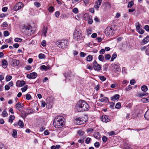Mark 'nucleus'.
Instances as JSON below:
<instances>
[{
  "instance_id": "nucleus-13",
  "label": "nucleus",
  "mask_w": 149,
  "mask_h": 149,
  "mask_svg": "<svg viewBox=\"0 0 149 149\" xmlns=\"http://www.w3.org/2000/svg\"><path fill=\"white\" fill-rule=\"evenodd\" d=\"M22 105L21 104L20 102H18L15 105L16 108L17 109L20 111L21 109H23V104H22Z\"/></svg>"
},
{
  "instance_id": "nucleus-28",
  "label": "nucleus",
  "mask_w": 149,
  "mask_h": 149,
  "mask_svg": "<svg viewBox=\"0 0 149 149\" xmlns=\"http://www.w3.org/2000/svg\"><path fill=\"white\" fill-rule=\"evenodd\" d=\"M104 5L105 6V7H106V8L109 9L111 7V6L109 3L108 2H106L104 3Z\"/></svg>"
},
{
  "instance_id": "nucleus-38",
  "label": "nucleus",
  "mask_w": 149,
  "mask_h": 149,
  "mask_svg": "<svg viewBox=\"0 0 149 149\" xmlns=\"http://www.w3.org/2000/svg\"><path fill=\"white\" fill-rule=\"evenodd\" d=\"M2 115L3 117H6L8 116V114L6 111L4 110L3 111L2 113Z\"/></svg>"
},
{
  "instance_id": "nucleus-47",
  "label": "nucleus",
  "mask_w": 149,
  "mask_h": 149,
  "mask_svg": "<svg viewBox=\"0 0 149 149\" xmlns=\"http://www.w3.org/2000/svg\"><path fill=\"white\" fill-rule=\"evenodd\" d=\"M100 79L102 81H104L106 80V78L103 76H101L100 77Z\"/></svg>"
},
{
  "instance_id": "nucleus-16",
  "label": "nucleus",
  "mask_w": 149,
  "mask_h": 149,
  "mask_svg": "<svg viewBox=\"0 0 149 149\" xmlns=\"http://www.w3.org/2000/svg\"><path fill=\"white\" fill-rule=\"evenodd\" d=\"M149 41V36H147L143 39L141 42V45H143Z\"/></svg>"
},
{
  "instance_id": "nucleus-44",
  "label": "nucleus",
  "mask_w": 149,
  "mask_h": 149,
  "mask_svg": "<svg viewBox=\"0 0 149 149\" xmlns=\"http://www.w3.org/2000/svg\"><path fill=\"white\" fill-rule=\"evenodd\" d=\"M39 58L42 59L45 58V55L42 54H40L38 56Z\"/></svg>"
},
{
  "instance_id": "nucleus-61",
  "label": "nucleus",
  "mask_w": 149,
  "mask_h": 149,
  "mask_svg": "<svg viewBox=\"0 0 149 149\" xmlns=\"http://www.w3.org/2000/svg\"><path fill=\"white\" fill-rule=\"evenodd\" d=\"M105 52V50L104 49H102L100 51V54H103Z\"/></svg>"
},
{
  "instance_id": "nucleus-55",
  "label": "nucleus",
  "mask_w": 149,
  "mask_h": 149,
  "mask_svg": "<svg viewBox=\"0 0 149 149\" xmlns=\"http://www.w3.org/2000/svg\"><path fill=\"white\" fill-rule=\"evenodd\" d=\"M60 13L58 11L56 12L55 13V15L56 17L57 18L58 17H59V16L60 15Z\"/></svg>"
},
{
  "instance_id": "nucleus-63",
  "label": "nucleus",
  "mask_w": 149,
  "mask_h": 149,
  "mask_svg": "<svg viewBox=\"0 0 149 149\" xmlns=\"http://www.w3.org/2000/svg\"><path fill=\"white\" fill-rule=\"evenodd\" d=\"M126 69L125 67H123L122 68V73L123 74H125L126 73Z\"/></svg>"
},
{
  "instance_id": "nucleus-39",
  "label": "nucleus",
  "mask_w": 149,
  "mask_h": 149,
  "mask_svg": "<svg viewBox=\"0 0 149 149\" xmlns=\"http://www.w3.org/2000/svg\"><path fill=\"white\" fill-rule=\"evenodd\" d=\"M111 58V56L109 54H107L105 55V58L106 60H109Z\"/></svg>"
},
{
  "instance_id": "nucleus-8",
  "label": "nucleus",
  "mask_w": 149,
  "mask_h": 149,
  "mask_svg": "<svg viewBox=\"0 0 149 149\" xmlns=\"http://www.w3.org/2000/svg\"><path fill=\"white\" fill-rule=\"evenodd\" d=\"M23 7V4L21 2H19L17 3L15 6L14 10L17 11Z\"/></svg>"
},
{
  "instance_id": "nucleus-23",
  "label": "nucleus",
  "mask_w": 149,
  "mask_h": 149,
  "mask_svg": "<svg viewBox=\"0 0 149 149\" xmlns=\"http://www.w3.org/2000/svg\"><path fill=\"white\" fill-rule=\"evenodd\" d=\"M41 68L42 70H45L49 69L50 68L49 66H45L44 65H43L41 66Z\"/></svg>"
},
{
  "instance_id": "nucleus-32",
  "label": "nucleus",
  "mask_w": 149,
  "mask_h": 149,
  "mask_svg": "<svg viewBox=\"0 0 149 149\" xmlns=\"http://www.w3.org/2000/svg\"><path fill=\"white\" fill-rule=\"evenodd\" d=\"M89 15L88 14H85L84 16V18L85 20H87L89 18Z\"/></svg>"
},
{
  "instance_id": "nucleus-46",
  "label": "nucleus",
  "mask_w": 149,
  "mask_h": 149,
  "mask_svg": "<svg viewBox=\"0 0 149 149\" xmlns=\"http://www.w3.org/2000/svg\"><path fill=\"white\" fill-rule=\"evenodd\" d=\"M31 97L29 94H27L26 95V99L27 100H29L31 99Z\"/></svg>"
},
{
  "instance_id": "nucleus-59",
  "label": "nucleus",
  "mask_w": 149,
  "mask_h": 149,
  "mask_svg": "<svg viewBox=\"0 0 149 149\" xmlns=\"http://www.w3.org/2000/svg\"><path fill=\"white\" fill-rule=\"evenodd\" d=\"M102 140L103 141L105 142L107 140V138L106 136H104L102 138Z\"/></svg>"
},
{
  "instance_id": "nucleus-49",
  "label": "nucleus",
  "mask_w": 149,
  "mask_h": 149,
  "mask_svg": "<svg viewBox=\"0 0 149 149\" xmlns=\"http://www.w3.org/2000/svg\"><path fill=\"white\" fill-rule=\"evenodd\" d=\"M137 31L139 33L141 34H143L144 32V30L142 29H139V30H138Z\"/></svg>"
},
{
  "instance_id": "nucleus-5",
  "label": "nucleus",
  "mask_w": 149,
  "mask_h": 149,
  "mask_svg": "<svg viewBox=\"0 0 149 149\" xmlns=\"http://www.w3.org/2000/svg\"><path fill=\"white\" fill-rule=\"evenodd\" d=\"M114 32V30L111 26H108L105 30V33L107 36L113 35Z\"/></svg>"
},
{
  "instance_id": "nucleus-50",
  "label": "nucleus",
  "mask_w": 149,
  "mask_h": 149,
  "mask_svg": "<svg viewBox=\"0 0 149 149\" xmlns=\"http://www.w3.org/2000/svg\"><path fill=\"white\" fill-rule=\"evenodd\" d=\"M91 140V139L90 138H87L86 139V140L85 143H86L88 144Z\"/></svg>"
},
{
  "instance_id": "nucleus-58",
  "label": "nucleus",
  "mask_w": 149,
  "mask_h": 149,
  "mask_svg": "<svg viewBox=\"0 0 149 149\" xmlns=\"http://www.w3.org/2000/svg\"><path fill=\"white\" fill-rule=\"evenodd\" d=\"M8 47V46L7 45H3L1 47V49H3L4 48H6Z\"/></svg>"
},
{
  "instance_id": "nucleus-24",
  "label": "nucleus",
  "mask_w": 149,
  "mask_h": 149,
  "mask_svg": "<svg viewBox=\"0 0 149 149\" xmlns=\"http://www.w3.org/2000/svg\"><path fill=\"white\" fill-rule=\"evenodd\" d=\"M15 118V116L14 115H10L8 120L9 122L10 123H12L13 122V120Z\"/></svg>"
},
{
  "instance_id": "nucleus-11",
  "label": "nucleus",
  "mask_w": 149,
  "mask_h": 149,
  "mask_svg": "<svg viewBox=\"0 0 149 149\" xmlns=\"http://www.w3.org/2000/svg\"><path fill=\"white\" fill-rule=\"evenodd\" d=\"M101 120L103 122L107 123L110 120V118L107 115H104L102 116L101 118Z\"/></svg>"
},
{
  "instance_id": "nucleus-51",
  "label": "nucleus",
  "mask_w": 149,
  "mask_h": 149,
  "mask_svg": "<svg viewBox=\"0 0 149 149\" xmlns=\"http://www.w3.org/2000/svg\"><path fill=\"white\" fill-rule=\"evenodd\" d=\"M88 24H91L93 23V19L92 18H90V17L88 19Z\"/></svg>"
},
{
  "instance_id": "nucleus-4",
  "label": "nucleus",
  "mask_w": 149,
  "mask_h": 149,
  "mask_svg": "<svg viewBox=\"0 0 149 149\" xmlns=\"http://www.w3.org/2000/svg\"><path fill=\"white\" fill-rule=\"evenodd\" d=\"M87 116L84 115L82 117L76 118L75 120V123L78 125H81L84 123L86 121Z\"/></svg>"
},
{
  "instance_id": "nucleus-45",
  "label": "nucleus",
  "mask_w": 149,
  "mask_h": 149,
  "mask_svg": "<svg viewBox=\"0 0 149 149\" xmlns=\"http://www.w3.org/2000/svg\"><path fill=\"white\" fill-rule=\"evenodd\" d=\"M4 35L5 36H7L9 35L8 31H5L3 32Z\"/></svg>"
},
{
  "instance_id": "nucleus-17",
  "label": "nucleus",
  "mask_w": 149,
  "mask_h": 149,
  "mask_svg": "<svg viewBox=\"0 0 149 149\" xmlns=\"http://www.w3.org/2000/svg\"><path fill=\"white\" fill-rule=\"evenodd\" d=\"M102 0H98L95 3V5L94 6V8L96 9L99 8L102 3Z\"/></svg>"
},
{
  "instance_id": "nucleus-15",
  "label": "nucleus",
  "mask_w": 149,
  "mask_h": 149,
  "mask_svg": "<svg viewBox=\"0 0 149 149\" xmlns=\"http://www.w3.org/2000/svg\"><path fill=\"white\" fill-rule=\"evenodd\" d=\"M8 64V62L5 59H3L2 60L1 65L3 68H6Z\"/></svg>"
},
{
  "instance_id": "nucleus-54",
  "label": "nucleus",
  "mask_w": 149,
  "mask_h": 149,
  "mask_svg": "<svg viewBox=\"0 0 149 149\" xmlns=\"http://www.w3.org/2000/svg\"><path fill=\"white\" fill-rule=\"evenodd\" d=\"M34 4L37 7H38L40 6V3L37 2H36L34 3Z\"/></svg>"
},
{
  "instance_id": "nucleus-2",
  "label": "nucleus",
  "mask_w": 149,
  "mask_h": 149,
  "mask_svg": "<svg viewBox=\"0 0 149 149\" xmlns=\"http://www.w3.org/2000/svg\"><path fill=\"white\" fill-rule=\"evenodd\" d=\"M64 119L63 117L58 116L54 118L53 123L54 127L57 128H61L64 123Z\"/></svg>"
},
{
  "instance_id": "nucleus-12",
  "label": "nucleus",
  "mask_w": 149,
  "mask_h": 149,
  "mask_svg": "<svg viewBox=\"0 0 149 149\" xmlns=\"http://www.w3.org/2000/svg\"><path fill=\"white\" fill-rule=\"evenodd\" d=\"M25 81L23 80L18 81L16 82V85L17 87H22L25 84Z\"/></svg>"
},
{
  "instance_id": "nucleus-1",
  "label": "nucleus",
  "mask_w": 149,
  "mask_h": 149,
  "mask_svg": "<svg viewBox=\"0 0 149 149\" xmlns=\"http://www.w3.org/2000/svg\"><path fill=\"white\" fill-rule=\"evenodd\" d=\"M88 104L82 100H79L75 105V109L77 112L88 111L89 109Z\"/></svg>"
},
{
  "instance_id": "nucleus-36",
  "label": "nucleus",
  "mask_w": 149,
  "mask_h": 149,
  "mask_svg": "<svg viewBox=\"0 0 149 149\" xmlns=\"http://www.w3.org/2000/svg\"><path fill=\"white\" fill-rule=\"evenodd\" d=\"M98 59L100 61H102L104 60V58L103 55H100L98 56Z\"/></svg>"
},
{
  "instance_id": "nucleus-18",
  "label": "nucleus",
  "mask_w": 149,
  "mask_h": 149,
  "mask_svg": "<svg viewBox=\"0 0 149 149\" xmlns=\"http://www.w3.org/2000/svg\"><path fill=\"white\" fill-rule=\"evenodd\" d=\"M120 97V95L118 94H116L113 96L111 97V100L115 101V100L118 99Z\"/></svg>"
},
{
  "instance_id": "nucleus-64",
  "label": "nucleus",
  "mask_w": 149,
  "mask_h": 149,
  "mask_svg": "<svg viewBox=\"0 0 149 149\" xmlns=\"http://www.w3.org/2000/svg\"><path fill=\"white\" fill-rule=\"evenodd\" d=\"M144 29L147 31H149V26L148 25H146L144 27Z\"/></svg>"
},
{
  "instance_id": "nucleus-10",
  "label": "nucleus",
  "mask_w": 149,
  "mask_h": 149,
  "mask_svg": "<svg viewBox=\"0 0 149 149\" xmlns=\"http://www.w3.org/2000/svg\"><path fill=\"white\" fill-rule=\"evenodd\" d=\"M11 62L12 63V65L14 66H17L19 64V61L17 59L11 58Z\"/></svg>"
},
{
  "instance_id": "nucleus-62",
  "label": "nucleus",
  "mask_w": 149,
  "mask_h": 149,
  "mask_svg": "<svg viewBox=\"0 0 149 149\" xmlns=\"http://www.w3.org/2000/svg\"><path fill=\"white\" fill-rule=\"evenodd\" d=\"M97 35L96 33H94L92 34L91 37L93 38H95L97 37Z\"/></svg>"
},
{
  "instance_id": "nucleus-48",
  "label": "nucleus",
  "mask_w": 149,
  "mask_h": 149,
  "mask_svg": "<svg viewBox=\"0 0 149 149\" xmlns=\"http://www.w3.org/2000/svg\"><path fill=\"white\" fill-rule=\"evenodd\" d=\"M54 8L53 6H50L49 8V10L50 12H52L54 10Z\"/></svg>"
},
{
  "instance_id": "nucleus-53",
  "label": "nucleus",
  "mask_w": 149,
  "mask_h": 149,
  "mask_svg": "<svg viewBox=\"0 0 149 149\" xmlns=\"http://www.w3.org/2000/svg\"><path fill=\"white\" fill-rule=\"evenodd\" d=\"M27 86H24L21 88V90L22 92L25 91L27 89Z\"/></svg>"
},
{
  "instance_id": "nucleus-57",
  "label": "nucleus",
  "mask_w": 149,
  "mask_h": 149,
  "mask_svg": "<svg viewBox=\"0 0 149 149\" xmlns=\"http://www.w3.org/2000/svg\"><path fill=\"white\" fill-rule=\"evenodd\" d=\"M80 55L81 57H84L86 56V54L83 52H81L80 53Z\"/></svg>"
},
{
  "instance_id": "nucleus-6",
  "label": "nucleus",
  "mask_w": 149,
  "mask_h": 149,
  "mask_svg": "<svg viewBox=\"0 0 149 149\" xmlns=\"http://www.w3.org/2000/svg\"><path fill=\"white\" fill-rule=\"evenodd\" d=\"M82 37L81 31L80 30H76L73 34V38L76 40H80Z\"/></svg>"
},
{
  "instance_id": "nucleus-26",
  "label": "nucleus",
  "mask_w": 149,
  "mask_h": 149,
  "mask_svg": "<svg viewBox=\"0 0 149 149\" xmlns=\"http://www.w3.org/2000/svg\"><path fill=\"white\" fill-rule=\"evenodd\" d=\"M18 125H19L20 127L23 128L24 127L23 123L20 120L18 122Z\"/></svg>"
},
{
  "instance_id": "nucleus-31",
  "label": "nucleus",
  "mask_w": 149,
  "mask_h": 149,
  "mask_svg": "<svg viewBox=\"0 0 149 149\" xmlns=\"http://www.w3.org/2000/svg\"><path fill=\"white\" fill-rule=\"evenodd\" d=\"M47 28H44L43 30L42 31V33L45 36H46V33H47Z\"/></svg>"
},
{
  "instance_id": "nucleus-37",
  "label": "nucleus",
  "mask_w": 149,
  "mask_h": 149,
  "mask_svg": "<svg viewBox=\"0 0 149 149\" xmlns=\"http://www.w3.org/2000/svg\"><path fill=\"white\" fill-rule=\"evenodd\" d=\"M27 113L28 114H30L33 113L34 112V111L31 109H27L26 110Z\"/></svg>"
},
{
  "instance_id": "nucleus-21",
  "label": "nucleus",
  "mask_w": 149,
  "mask_h": 149,
  "mask_svg": "<svg viewBox=\"0 0 149 149\" xmlns=\"http://www.w3.org/2000/svg\"><path fill=\"white\" fill-rule=\"evenodd\" d=\"M94 136L95 138L97 139H99L100 138L99 133L97 132H96L94 133Z\"/></svg>"
},
{
  "instance_id": "nucleus-7",
  "label": "nucleus",
  "mask_w": 149,
  "mask_h": 149,
  "mask_svg": "<svg viewBox=\"0 0 149 149\" xmlns=\"http://www.w3.org/2000/svg\"><path fill=\"white\" fill-rule=\"evenodd\" d=\"M93 67L95 70L99 71L101 69V65L98 64L96 61H95L93 63Z\"/></svg>"
},
{
  "instance_id": "nucleus-42",
  "label": "nucleus",
  "mask_w": 149,
  "mask_h": 149,
  "mask_svg": "<svg viewBox=\"0 0 149 149\" xmlns=\"http://www.w3.org/2000/svg\"><path fill=\"white\" fill-rule=\"evenodd\" d=\"M15 41L16 42H20L22 41V39L19 38H17L15 39Z\"/></svg>"
},
{
  "instance_id": "nucleus-40",
  "label": "nucleus",
  "mask_w": 149,
  "mask_h": 149,
  "mask_svg": "<svg viewBox=\"0 0 149 149\" xmlns=\"http://www.w3.org/2000/svg\"><path fill=\"white\" fill-rule=\"evenodd\" d=\"M121 103L120 102L117 103L115 106V108L116 109H119L120 108Z\"/></svg>"
},
{
  "instance_id": "nucleus-33",
  "label": "nucleus",
  "mask_w": 149,
  "mask_h": 149,
  "mask_svg": "<svg viewBox=\"0 0 149 149\" xmlns=\"http://www.w3.org/2000/svg\"><path fill=\"white\" fill-rule=\"evenodd\" d=\"M116 57L117 54H113L112 56L111 60V61H113L116 58Z\"/></svg>"
},
{
  "instance_id": "nucleus-43",
  "label": "nucleus",
  "mask_w": 149,
  "mask_h": 149,
  "mask_svg": "<svg viewBox=\"0 0 149 149\" xmlns=\"http://www.w3.org/2000/svg\"><path fill=\"white\" fill-rule=\"evenodd\" d=\"M72 11L74 13L77 14L78 12V10L77 8H73Z\"/></svg>"
},
{
  "instance_id": "nucleus-35",
  "label": "nucleus",
  "mask_w": 149,
  "mask_h": 149,
  "mask_svg": "<svg viewBox=\"0 0 149 149\" xmlns=\"http://www.w3.org/2000/svg\"><path fill=\"white\" fill-rule=\"evenodd\" d=\"M134 4V3L133 1H130L128 3L127 5V7L129 8H131L133 6Z\"/></svg>"
},
{
  "instance_id": "nucleus-9",
  "label": "nucleus",
  "mask_w": 149,
  "mask_h": 149,
  "mask_svg": "<svg viewBox=\"0 0 149 149\" xmlns=\"http://www.w3.org/2000/svg\"><path fill=\"white\" fill-rule=\"evenodd\" d=\"M37 76V74L36 73L33 72L27 74V77L28 78L33 79L35 78Z\"/></svg>"
},
{
  "instance_id": "nucleus-19",
  "label": "nucleus",
  "mask_w": 149,
  "mask_h": 149,
  "mask_svg": "<svg viewBox=\"0 0 149 149\" xmlns=\"http://www.w3.org/2000/svg\"><path fill=\"white\" fill-rule=\"evenodd\" d=\"M34 31L32 30L31 28L25 32V33L26 34L29 35H31L34 33Z\"/></svg>"
},
{
  "instance_id": "nucleus-34",
  "label": "nucleus",
  "mask_w": 149,
  "mask_h": 149,
  "mask_svg": "<svg viewBox=\"0 0 149 149\" xmlns=\"http://www.w3.org/2000/svg\"><path fill=\"white\" fill-rule=\"evenodd\" d=\"M87 35L88 36H89L92 33V31L90 29H86Z\"/></svg>"
},
{
  "instance_id": "nucleus-52",
  "label": "nucleus",
  "mask_w": 149,
  "mask_h": 149,
  "mask_svg": "<svg viewBox=\"0 0 149 149\" xmlns=\"http://www.w3.org/2000/svg\"><path fill=\"white\" fill-rule=\"evenodd\" d=\"M94 146L96 148L99 147L100 146V143L99 142H96L94 143Z\"/></svg>"
},
{
  "instance_id": "nucleus-27",
  "label": "nucleus",
  "mask_w": 149,
  "mask_h": 149,
  "mask_svg": "<svg viewBox=\"0 0 149 149\" xmlns=\"http://www.w3.org/2000/svg\"><path fill=\"white\" fill-rule=\"evenodd\" d=\"M93 59V57L91 55H89L86 58V60L88 61H91Z\"/></svg>"
},
{
  "instance_id": "nucleus-29",
  "label": "nucleus",
  "mask_w": 149,
  "mask_h": 149,
  "mask_svg": "<svg viewBox=\"0 0 149 149\" xmlns=\"http://www.w3.org/2000/svg\"><path fill=\"white\" fill-rule=\"evenodd\" d=\"M136 29L138 30L140 29V27H141V25L139 24V23L138 22L136 23L135 24Z\"/></svg>"
},
{
  "instance_id": "nucleus-20",
  "label": "nucleus",
  "mask_w": 149,
  "mask_h": 149,
  "mask_svg": "<svg viewBox=\"0 0 149 149\" xmlns=\"http://www.w3.org/2000/svg\"><path fill=\"white\" fill-rule=\"evenodd\" d=\"M99 100L101 102H106L108 101L109 100L108 98L105 97L101 99H99Z\"/></svg>"
},
{
  "instance_id": "nucleus-41",
  "label": "nucleus",
  "mask_w": 149,
  "mask_h": 149,
  "mask_svg": "<svg viewBox=\"0 0 149 149\" xmlns=\"http://www.w3.org/2000/svg\"><path fill=\"white\" fill-rule=\"evenodd\" d=\"M12 76L9 75H7L6 78V80L7 81H8L12 79Z\"/></svg>"
},
{
  "instance_id": "nucleus-22",
  "label": "nucleus",
  "mask_w": 149,
  "mask_h": 149,
  "mask_svg": "<svg viewBox=\"0 0 149 149\" xmlns=\"http://www.w3.org/2000/svg\"><path fill=\"white\" fill-rule=\"evenodd\" d=\"M144 117L146 119L149 120V110L145 113Z\"/></svg>"
},
{
  "instance_id": "nucleus-60",
  "label": "nucleus",
  "mask_w": 149,
  "mask_h": 149,
  "mask_svg": "<svg viewBox=\"0 0 149 149\" xmlns=\"http://www.w3.org/2000/svg\"><path fill=\"white\" fill-rule=\"evenodd\" d=\"M46 104L45 102L44 101H41V106L42 107H44L46 105Z\"/></svg>"
},
{
  "instance_id": "nucleus-25",
  "label": "nucleus",
  "mask_w": 149,
  "mask_h": 149,
  "mask_svg": "<svg viewBox=\"0 0 149 149\" xmlns=\"http://www.w3.org/2000/svg\"><path fill=\"white\" fill-rule=\"evenodd\" d=\"M12 136L14 138H16L17 137V132L16 130H13Z\"/></svg>"
},
{
  "instance_id": "nucleus-56",
  "label": "nucleus",
  "mask_w": 149,
  "mask_h": 149,
  "mask_svg": "<svg viewBox=\"0 0 149 149\" xmlns=\"http://www.w3.org/2000/svg\"><path fill=\"white\" fill-rule=\"evenodd\" d=\"M22 114L23 116L24 117H26L27 115V113L24 111H21Z\"/></svg>"
},
{
  "instance_id": "nucleus-3",
  "label": "nucleus",
  "mask_w": 149,
  "mask_h": 149,
  "mask_svg": "<svg viewBox=\"0 0 149 149\" xmlns=\"http://www.w3.org/2000/svg\"><path fill=\"white\" fill-rule=\"evenodd\" d=\"M68 40L66 39L60 40L56 42V45L59 48L65 49L68 46Z\"/></svg>"
},
{
  "instance_id": "nucleus-30",
  "label": "nucleus",
  "mask_w": 149,
  "mask_h": 149,
  "mask_svg": "<svg viewBox=\"0 0 149 149\" xmlns=\"http://www.w3.org/2000/svg\"><path fill=\"white\" fill-rule=\"evenodd\" d=\"M148 88L147 86L144 85L141 87V90L143 91L146 92L148 90Z\"/></svg>"
},
{
  "instance_id": "nucleus-14",
  "label": "nucleus",
  "mask_w": 149,
  "mask_h": 149,
  "mask_svg": "<svg viewBox=\"0 0 149 149\" xmlns=\"http://www.w3.org/2000/svg\"><path fill=\"white\" fill-rule=\"evenodd\" d=\"M22 28L24 30L25 32H26L28 30H29L31 28H32L31 26L29 25H25L22 26Z\"/></svg>"
}]
</instances>
